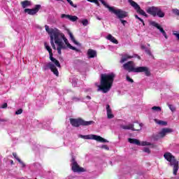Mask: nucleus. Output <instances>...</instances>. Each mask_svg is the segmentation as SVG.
Listing matches in <instances>:
<instances>
[{"instance_id": "obj_1", "label": "nucleus", "mask_w": 179, "mask_h": 179, "mask_svg": "<svg viewBox=\"0 0 179 179\" xmlns=\"http://www.w3.org/2000/svg\"><path fill=\"white\" fill-rule=\"evenodd\" d=\"M45 29L50 37V45L52 48L56 50L59 55L62 54V50H68V48L79 52V49L72 46V45L69 43L68 38L65 36V34L61 32L59 29L57 28L51 29L48 25H45Z\"/></svg>"}, {"instance_id": "obj_2", "label": "nucleus", "mask_w": 179, "mask_h": 179, "mask_svg": "<svg viewBox=\"0 0 179 179\" xmlns=\"http://www.w3.org/2000/svg\"><path fill=\"white\" fill-rule=\"evenodd\" d=\"M115 73H109L101 75V85H98V91L101 90L103 93H108L113 87Z\"/></svg>"}, {"instance_id": "obj_3", "label": "nucleus", "mask_w": 179, "mask_h": 179, "mask_svg": "<svg viewBox=\"0 0 179 179\" xmlns=\"http://www.w3.org/2000/svg\"><path fill=\"white\" fill-rule=\"evenodd\" d=\"M123 69L124 71H128L129 72H134V73H143L146 76H151L152 73H150V69L148 66H135V63L132 61H129L123 64Z\"/></svg>"}, {"instance_id": "obj_4", "label": "nucleus", "mask_w": 179, "mask_h": 179, "mask_svg": "<svg viewBox=\"0 0 179 179\" xmlns=\"http://www.w3.org/2000/svg\"><path fill=\"white\" fill-rule=\"evenodd\" d=\"M99 2H101L102 4L105 6V8H107L109 10V12H111V13H114L118 19H124L128 16V13L127 11H124L122 9L115 8V7H111L104 1V0H98Z\"/></svg>"}, {"instance_id": "obj_5", "label": "nucleus", "mask_w": 179, "mask_h": 179, "mask_svg": "<svg viewBox=\"0 0 179 179\" xmlns=\"http://www.w3.org/2000/svg\"><path fill=\"white\" fill-rule=\"evenodd\" d=\"M164 157L169 162L170 166L173 167V176H177V171H178V161H177L170 152L165 153Z\"/></svg>"}, {"instance_id": "obj_6", "label": "nucleus", "mask_w": 179, "mask_h": 179, "mask_svg": "<svg viewBox=\"0 0 179 179\" xmlns=\"http://www.w3.org/2000/svg\"><path fill=\"white\" fill-rule=\"evenodd\" d=\"M70 123L72 125V127H76V128H78V127H80V125H83L84 127L93 125V124H94V121L93 120L85 121L80 118H78V119L71 118Z\"/></svg>"}, {"instance_id": "obj_7", "label": "nucleus", "mask_w": 179, "mask_h": 179, "mask_svg": "<svg viewBox=\"0 0 179 179\" xmlns=\"http://www.w3.org/2000/svg\"><path fill=\"white\" fill-rule=\"evenodd\" d=\"M71 167L73 173H86L87 169L86 168H83L78 164L76 159L75 157H72L71 160Z\"/></svg>"}, {"instance_id": "obj_8", "label": "nucleus", "mask_w": 179, "mask_h": 179, "mask_svg": "<svg viewBox=\"0 0 179 179\" xmlns=\"http://www.w3.org/2000/svg\"><path fill=\"white\" fill-rule=\"evenodd\" d=\"M79 138H81L82 139H91L96 141V142H100L101 143H108V141L107 139L95 134H89L85 136L80 134Z\"/></svg>"}, {"instance_id": "obj_9", "label": "nucleus", "mask_w": 179, "mask_h": 179, "mask_svg": "<svg viewBox=\"0 0 179 179\" xmlns=\"http://www.w3.org/2000/svg\"><path fill=\"white\" fill-rule=\"evenodd\" d=\"M171 132H173V129L164 128L159 133L153 135V139L155 141H159V139H162L167 134H171Z\"/></svg>"}, {"instance_id": "obj_10", "label": "nucleus", "mask_w": 179, "mask_h": 179, "mask_svg": "<svg viewBox=\"0 0 179 179\" xmlns=\"http://www.w3.org/2000/svg\"><path fill=\"white\" fill-rule=\"evenodd\" d=\"M57 67L58 68V66H57V64H55L54 62L51 61L50 62L45 64V66H43V69L44 71L50 69V71L53 72L54 75L58 76L59 75V73L58 72V69H57Z\"/></svg>"}, {"instance_id": "obj_11", "label": "nucleus", "mask_w": 179, "mask_h": 179, "mask_svg": "<svg viewBox=\"0 0 179 179\" xmlns=\"http://www.w3.org/2000/svg\"><path fill=\"white\" fill-rule=\"evenodd\" d=\"M122 129H130L131 131H141L142 129V124H122L120 126Z\"/></svg>"}, {"instance_id": "obj_12", "label": "nucleus", "mask_w": 179, "mask_h": 179, "mask_svg": "<svg viewBox=\"0 0 179 179\" xmlns=\"http://www.w3.org/2000/svg\"><path fill=\"white\" fill-rule=\"evenodd\" d=\"M44 45L45 48V50H47V51H48L49 52V58L50 59V61H52V62H54L55 64V65H57V66H58V68H61V64H59V62L58 60H57V59L54 58L52 57V49H51V47H50V45H48V43H47V42L44 43Z\"/></svg>"}, {"instance_id": "obj_13", "label": "nucleus", "mask_w": 179, "mask_h": 179, "mask_svg": "<svg viewBox=\"0 0 179 179\" xmlns=\"http://www.w3.org/2000/svg\"><path fill=\"white\" fill-rule=\"evenodd\" d=\"M129 3H130L131 6H132L135 10H136L137 13H139L140 15H142L143 16H145V17H148V15L145 12V10H142L141 8V6L136 2L134 1V0H128Z\"/></svg>"}, {"instance_id": "obj_14", "label": "nucleus", "mask_w": 179, "mask_h": 179, "mask_svg": "<svg viewBox=\"0 0 179 179\" xmlns=\"http://www.w3.org/2000/svg\"><path fill=\"white\" fill-rule=\"evenodd\" d=\"M150 25L153 26L154 27H156V29H157L160 31V33H162V34L164 36V38H166V40H167L169 38V36H167V33H166V31H164L163 27H161V25L159 24V23L156 22H151Z\"/></svg>"}, {"instance_id": "obj_15", "label": "nucleus", "mask_w": 179, "mask_h": 179, "mask_svg": "<svg viewBox=\"0 0 179 179\" xmlns=\"http://www.w3.org/2000/svg\"><path fill=\"white\" fill-rule=\"evenodd\" d=\"M41 8V5L40 4H37L35 6L34 8L30 9V8H25L24 10V12L25 13H27L28 15H36V13H37V12H38V10H40V8Z\"/></svg>"}, {"instance_id": "obj_16", "label": "nucleus", "mask_w": 179, "mask_h": 179, "mask_svg": "<svg viewBox=\"0 0 179 179\" xmlns=\"http://www.w3.org/2000/svg\"><path fill=\"white\" fill-rule=\"evenodd\" d=\"M158 7L156 6H152L147 8L146 12L147 13H149V15H151L152 16L155 17L156 13L157 12Z\"/></svg>"}, {"instance_id": "obj_17", "label": "nucleus", "mask_w": 179, "mask_h": 179, "mask_svg": "<svg viewBox=\"0 0 179 179\" xmlns=\"http://www.w3.org/2000/svg\"><path fill=\"white\" fill-rule=\"evenodd\" d=\"M106 115L108 120L114 118V114H113V110L110 107V105H106Z\"/></svg>"}, {"instance_id": "obj_18", "label": "nucleus", "mask_w": 179, "mask_h": 179, "mask_svg": "<svg viewBox=\"0 0 179 179\" xmlns=\"http://www.w3.org/2000/svg\"><path fill=\"white\" fill-rule=\"evenodd\" d=\"M131 58H134V56L129 55L128 54L123 55L120 61V64H124V62H127L128 59H131Z\"/></svg>"}, {"instance_id": "obj_19", "label": "nucleus", "mask_w": 179, "mask_h": 179, "mask_svg": "<svg viewBox=\"0 0 179 179\" xmlns=\"http://www.w3.org/2000/svg\"><path fill=\"white\" fill-rule=\"evenodd\" d=\"M87 54L88 58H94L95 57H97V52L92 49H89Z\"/></svg>"}, {"instance_id": "obj_20", "label": "nucleus", "mask_w": 179, "mask_h": 179, "mask_svg": "<svg viewBox=\"0 0 179 179\" xmlns=\"http://www.w3.org/2000/svg\"><path fill=\"white\" fill-rule=\"evenodd\" d=\"M67 33L71 40V41H73V43L74 44H76V45H80V43H79V42L76 41V40H75V37L73 36V34H72V32H71V31H69V29H67Z\"/></svg>"}, {"instance_id": "obj_21", "label": "nucleus", "mask_w": 179, "mask_h": 179, "mask_svg": "<svg viewBox=\"0 0 179 179\" xmlns=\"http://www.w3.org/2000/svg\"><path fill=\"white\" fill-rule=\"evenodd\" d=\"M106 40L111 41V43H113V44H118V41H117V39L110 34L106 37Z\"/></svg>"}, {"instance_id": "obj_22", "label": "nucleus", "mask_w": 179, "mask_h": 179, "mask_svg": "<svg viewBox=\"0 0 179 179\" xmlns=\"http://www.w3.org/2000/svg\"><path fill=\"white\" fill-rule=\"evenodd\" d=\"M128 142L132 145H137V146H141V141L136 138H128Z\"/></svg>"}, {"instance_id": "obj_23", "label": "nucleus", "mask_w": 179, "mask_h": 179, "mask_svg": "<svg viewBox=\"0 0 179 179\" xmlns=\"http://www.w3.org/2000/svg\"><path fill=\"white\" fill-rule=\"evenodd\" d=\"M154 121L155 124H157L158 125H161L162 127H166L167 125V122L166 121H163L157 119H155Z\"/></svg>"}, {"instance_id": "obj_24", "label": "nucleus", "mask_w": 179, "mask_h": 179, "mask_svg": "<svg viewBox=\"0 0 179 179\" xmlns=\"http://www.w3.org/2000/svg\"><path fill=\"white\" fill-rule=\"evenodd\" d=\"M13 156L14 158H15L18 161L20 164H21L22 167H26V164H24L23 161L20 159V158H19V157H17V154L16 152H13Z\"/></svg>"}, {"instance_id": "obj_25", "label": "nucleus", "mask_w": 179, "mask_h": 179, "mask_svg": "<svg viewBox=\"0 0 179 179\" xmlns=\"http://www.w3.org/2000/svg\"><path fill=\"white\" fill-rule=\"evenodd\" d=\"M22 8H26L31 5V2L27 0L21 2Z\"/></svg>"}, {"instance_id": "obj_26", "label": "nucleus", "mask_w": 179, "mask_h": 179, "mask_svg": "<svg viewBox=\"0 0 179 179\" xmlns=\"http://www.w3.org/2000/svg\"><path fill=\"white\" fill-rule=\"evenodd\" d=\"M156 16H158V17H164V12L162 10V8L158 7Z\"/></svg>"}, {"instance_id": "obj_27", "label": "nucleus", "mask_w": 179, "mask_h": 179, "mask_svg": "<svg viewBox=\"0 0 179 179\" xmlns=\"http://www.w3.org/2000/svg\"><path fill=\"white\" fill-rule=\"evenodd\" d=\"M79 18L78 17V16L76 15H69V20H70L71 22H76V20H78Z\"/></svg>"}, {"instance_id": "obj_28", "label": "nucleus", "mask_w": 179, "mask_h": 179, "mask_svg": "<svg viewBox=\"0 0 179 179\" xmlns=\"http://www.w3.org/2000/svg\"><path fill=\"white\" fill-rule=\"evenodd\" d=\"M140 146H152V143L148 141L140 142Z\"/></svg>"}, {"instance_id": "obj_29", "label": "nucleus", "mask_w": 179, "mask_h": 179, "mask_svg": "<svg viewBox=\"0 0 179 179\" xmlns=\"http://www.w3.org/2000/svg\"><path fill=\"white\" fill-rule=\"evenodd\" d=\"M143 152H144V153H147V155H150V148L148 147H144L143 148Z\"/></svg>"}, {"instance_id": "obj_30", "label": "nucleus", "mask_w": 179, "mask_h": 179, "mask_svg": "<svg viewBox=\"0 0 179 179\" xmlns=\"http://www.w3.org/2000/svg\"><path fill=\"white\" fill-rule=\"evenodd\" d=\"M152 111H157V112H160L162 111V108L160 106H153L152 108Z\"/></svg>"}, {"instance_id": "obj_31", "label": "nucleus", "mask_w": 179, "mask_h": 179, "mask_svg": "<svg viewBox=\"0 0 179 179\" xmlns=\"http://www.w3.org/2000/svg\"><path fill=\"white\" fill-rule=\"evenodd\" d=\"M169 108L172 111V113L176 112V106L174 105L168 104Z\"/></svg>"}, {"instance_id": "obj_32", "label": "nucleus", "mask_w": 179, "mask_h": 179, "mask_svg": "<svg viewBox=\"0 0 179 179\" xmlns=\"http://www.w3.org/2000/svg\"><path fill=\"white\" fill-rule=\"evenodd\" d=\"M81 23L83 24V26H87V24H89V20H87V19L83 20Z\"/></svg>"}, {"instance_id": "obj_33", "label": "nucleus", "mask_w": 179, "mask_h": 179, "mask_svg": "<svg viewBox=\"0 0 179 179\" xmlns=\"http://www.w3.org/2000/svg\"><path fill=\"white\" fill-rule=\"evenodd\" d=\"M88 2H92V3H95L97 5V6H100V3H99V0H87Z\"/></svg>"}, {"instance_id": "obj_34", "label": "nucleus", "mask_w": 179, "mask_h": 179, "mask_svg": "<svg viewBox=\"0 0 179 179\" xmlns=\"http://www.w3.org/2000/svg\"><path fill=\"white\" fill-rule=\"evenodd\" d=\"M100 149H105V150H110V148L107 145H102L99 146Z\"/></svg>"}, {"instance_id": "obj_35", "label": "nucleus", "mask_w": 179, "mask_h": 179, "mask_svg": "<svg viewBox=\"0 0 179 179\" xmlns=\"http://www.w3.org/2000/svg\"><path fill=\"white\" fill-rule=\"evenodd\" d=\"M173 13H174V15H176L177 16H179V10L177 8H174L172 10Z\"/></svg>"}, {"instance_id": "obj_36", "label": "nucleus", "mask_w": 179, "mask_h": 179, "mask_svg": "<svg viewBox=\"0 0 179 179\" xmlns=\"http://www.w3.org/2000/svg\"><path fill=\"white\" fill-rule=\"evenodd\" d=\"M69 15H66V14H62L61 15V18L62 19H69Z\"/></svg>"}, {"instance_id": "obj_37", "label": "nucleus", "mask_w": 179, "mask_h": 179, "mask_svg": "<svg viewBox=\"0 0 179 179\" xmlns=\"http://www.w3.org/2000/svg\"><path fill=\"white\" fill-rule=\"evenodd\" d=\"M126 80H127V82H129L130 83H134V80L129 78V76H126Z\"/></svg>"}, {"instance_id": "obj_38", "label": "nucleus", "mask_w": 179, "mask_h": 179, "mask_svg": "<svg viewBox=\"0 0 179 179\" xmlns=\"http://www.w3.org/2000/svg\"><path fill=\"white\" fill-rule=\"evenodd\" d=\"M145 52L148 54V55H150V57H153V55L152 54V52H150V50L145 49Z\"/></svg>"}, {"instance_id": "obj_39", "label": "nucleus", "mask_w": 179, "mask_h": 179, "mask_svg": "<svg viewBox=\"0 0 179 179\" xmlns=\"http://www.w3.org/2000/svg\"><path fill=\"white\" fill-rule=\"evenodd\" d=\"M69 3H70L71 6L73 8H76V5L73 4V2L71 1V0H66Z\"/></svg>"}, {"instance_id": "obj_40", "label": "nucleus", "mask_w": 179, "mask_h": 179, "mask_svg": "<svg viewBox=\"0 0 179 179\" xmlns=\"http://www.w3.org/2000/svg\"><path fill=\"white\" fill-rule=\"evenodd\" d=\"M121 23L123 24V26H125V24H127V23H128V22H127V20H122V18L120 19Z\"/></svg>"}, {"instance_id": "obj_41", "label": "nucleus", "mask_w": 179, "mask_h": 179, "mask_svg": "<svg viewBox=\"0 0 179 179\" xmlns=\"http://www.w3.org/2000/svg\"><path fill=\"white\" fill-rule=\"evenodd\" d=\"M22 113H23V110H22V109H18V110L15 112V114H16V115H20V114H22Z\"/></svg>"}, {"instance_id": "obj_42", "label": "nucleus", "mask_w": 179, "mask_h": 179, "mask_svg": "<svg viewBox=\"0 0 179 179\" xmlns=\"http://www.w3.org/2000/svg\"><path fill=\"white\" fill-rule=\"evenodd\" d=\"M8 107V103H5L1 106V108H6Z\"/></svg>"}, {"instance_id": "obj_43", "label": "nucleus", "mask_w": 179, "mask_h": 179, "mask_svg": "<svg viewBox=\"0 0 179 179\" xmlns=\"http://www.w3.org/2000/svg\"><path fill=\"white\" fill-rule=\"evenodd\" d=\"M138 20H140V22H141V23H143V20H142L141 17H138V18H137Z\"/></svg>"}, {"instance_id": "obj_44", "label": "nucleus", "mask_w": 179, "mask_h": 179, "mask_svg": "<svg viewBox=\"0 0 179 179\" xmlns=\"http://www.w3.org/2000/svg\"><path fill=\"white\" fill-rule=\"evenodd\" d=\"M138 20H140V22H141V23H143V20H142L141 17H138V18H137Z\"/></svg>"}, {"instance_id": "obj_45", "label": "nucleus", "mask_w": 179, "mask_h": 179, "mask_svg": "<svg viewBox=\"0 0 179 179\" xmlns=\"http://www.w3.org/2000/svg\"><path fill=\"white\" fill-rule=\"evenodd\" d=\"M96 17L98 20H101V17H99V15H96Z\"/></svg>"}, {"instance_id": "obj_46", "label": "nucleus", "mask_w": 179, "mask_h": 179, "mask_svg": "<svg viewBox=\"0 0 179 179\" xmlns=\"http://www.w3.org/2000/svg\"><path fill=\"white\" fill-rule=\"evenodd\" d=\"M141 49L142 50H145L146 51V47H145L144 45H142L141 46Z\"/></svg>"}, {"instance_id": "obj_47", "label": "nucleus", "mask_w": 179, "mask_h": 179, "mask_svg": "<svg viewBox=\"0 0 179 179\" xmlns=\"http://www.w3.org/2000/svg\"><path fill=\"white\" fill-rule=\"evenodd\" d=\"M87 99H88V100H90L92 98L90 97V96H87Z\"/></svg>"}, {"instance_id": "obj_48", "label": "nucleus", "mask_w": 179, "mask_h": 179, "mask_svg": "<svg viewBox=\"0 0 179 179\" xmlns=\"http://www.w3.org/2000/svg\"><path fill=\"white\" fill-rule=\"evenodd\" d=\"M135 17H136V19H138L139 18V17L137 15H135Z\"/></svg>"}, {"instance_id": "obj_49", "label": "nucleus", "mask_w": 179, "mask_h": 179, "mask_svg": "<svg viewBox=\"0 0 179 179\" xmlns=\"http://www.w3.org/2000/svg\"><path fill=\"white\" fill-rule=\"evenodd\" d=\"M10 164H13V160H10Z\"/></svg>"}, {"instance_id": "obj_50", "label": "nucleus", "mask_w": 179, "mask_h": 179, "mask_svg": "<svg viewBox=\"0 0 179 179\" xmlns=\"http://www.w3.org/2000/svg\"><path fill=\"white\" fill-rule=\"evenodd\" d=\"M143 23V25L145 26V22H142Z\"/></svg>"}, {"instance_id": "obj_51", "label": "nucleus", "mask_w": 179, "mask_h": 179, "mask_svg": "<svg viewBox=\"0 0 179 179\" xmlns=\"http://www.w3.org/2000/svg\"><path fill=\"white\" fill-rule=\"evenodd\" d=\"M148 47H150V44H148Z\"/></svg>"}, {"instance_id": "obj_52", "label": "nucleus", "mask_w": 179, "mask_h": 179, "mask_svg": "<svg viewBox=\"0 0 179 179\" xmlns=\"http://www.w3.org/2000/svg\"><path fill=\"white\" fill-rule=\"evenodd\" d=\"M56 1H62V0H56Z\"/></svg>"}]
</instances>
